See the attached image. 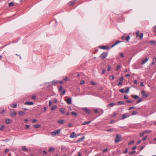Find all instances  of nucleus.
<instances>
[{"label":"nucleus","instance_id":"52","mask_svg":"<svg viewBox=\"0 0 156 156\" xmlns=\"http://www.w3.org/2000/svg\"><path fill=\"white\" fill-rule=\"evenodd\" d=\"M4 126H2L0 128V129L1 130H2L4 128Z\"/></svg>","mask_w":156,"mask_h":156},{"label":"nucleus","instance_id":"16","mask_svg":"<svg viewBox=\"0 0 156 156\" xmlns=\"http://www.w3.org/2000/svg\"><path fill=\"white\" fill-rule=\"evenodd\" d=\"M25 105H32L34 104V103L32 102H29L28 101H27L25 103Z\"/></svg>","mask_w":156,"mask_h":156},{"label":"nucleus","instance_id":"14","mask_svg":"<svg viewBox=\"0 0 156 156\" xmlns=\"http://www.w3.org/2000/svg\"><path fill=\"white\" fill-rule=\"evenodd\" d=\"M5 120L6 123L7 124H10L11 122V120L10 119H7Z\"/></svg>","mask_w":156,"mask_h":156},{"label":"nucleus","instance_id":"42","mask_svg":"<svg viewBox=\"0 0 156 156\" xmlns=\"http://www.w3.org/2000/svg\"><path fill=\"white\" fill-rule=\"evenodd\" d=\"M142 100H143L142 99L140 98L139 99H138V100L137 101V103H139L141 102V101H142Z\"/></svg>","mask_w":156,"mask_h":156},{"label":"nucleus","instance_id":"55","mask_svg":"<svg viewBox=\"0 0 156 156\" xmlns=\"http://www.w3.org/2000/svg\"><path fill=\"white\" fill-rule=\"evenodd\" d=\"M36 96L35 95H33L32 96V98L33 99L35 100L36 99Z\"/></svg>","mask_w":156,"mask_h":156},{"label":"nucleus","instance_id":"40","mask_svg":"<svg viewBox=\"0 0 156 156\" xmlns=\"http://www.w3.org/2000/svg\"><path fill=\"white\" fill-rule=\"evenodd\" d=\"M137 114V112L136 111H134L132 113V115H136Z\"/></svg>","mask_w":156,"mask_h":156},{"label":"nucleus","instance_id":"11","mask_svg":"<svg viewBox=\"0 0 156 156\" xmlns=\"http://www.w3.org/2000/svg\"><path fill=\"white\" fill-rule=\"evenodd\" d=\"M76 134L75 132H73L71 134L70 137L71 138H74L76 136Z\"/></svg>","mask_w":156,"mask_h":156},{"label":"nucleus","instance_id":"9","mask_svg":"<svg viewBox=\"0 0 156 156\" xmlns=\"http://www.w3.org/2000/svg\"><path fill=\"white\" fill-rule=\"evenodd\" d=\"M108 46H101L99 47V48L103 49H108Z\"/></svg>","mask_w":156,"mask_h":156},{"label":"nucleus","instance_id":"36","mask_svg":"<svg viewBox=\"0 0 156 156\" xmlns=\"http://www.w3.org/2000/svg\"><path fill=\"white\" fill-rule=\"evenodd\" d=\"M118 103L120 105H122L124 104V103L122 101H119L118 102Z\"/></svg>","mask_w":156,"mask_h":156},{"label":"nucleus","instance_id":"30","mask_svg":"<svg viewBox=\"0 0 156 156\" xmlns=\"http://www.w3.org/2000/svg\"><path fill=\"white\" fill-rule=\"evenodd\" d=\"M71 114L73 115H74L75 116H77V113L74 112H71Z\"/></svg>","mask_w":156,"mask_h":156},{"label":"nucleus","instance_id":"48","mask_svg":"<svg viewBox=\"0 0 156 156\" xmlns=\"http://www.w3.org/2000/svg\"><path fill=\"white\" fill-rule=\"evenodd\" d=\"M123 77H121L119 78V80L121 82L123 81Z\"/></svg>","mask_w":156,"mask_h":156},{"label":"nucleus","instance_id":"3","mask_svg":"<svg viewBox=\"0 0 156 156\" xmlns=\"http://www.w3.org/2000/svg\"><path fill=\"white\" fill-rule=\"evenodd\" d=\"M61 131V130L58 129V130H55L53 132H52L51 133V135L52 136H55L57 134L59 133Z\"/></svg>","mask_w":156,"mask_h":156},{"label":"nucleus","instance_id":"19","mask_svg":"<svg viewBox=\"0 0 156 156\" xmlns=\"http://www.w3.org/2000/svg\"><path fill=\"white\" fill-rule=\"evenodd\" d=\"M115 105H117V104L116 103H111L109 104L108 105V107H112L114 106Z\"/></svg>","mask_w":156,"mask_h":156},{"label":"nucleus","instance_id":"26","mask_svg":"<svg viewBox=\"0 0 156 156\" xmlns=\"http://www.w3.org/2000/svg\"><path fill=\"white\" fill-rule=\"evenodd\" d=\"M109 79L110 80H112L114 79V77L113 75H111L109 76Z\"/></svg>","mask_w":156,"mask_h":156},{"label":"nucleus","instance_id":"34","mask_svg":"<svg viewBox=\"0 0 156 156\" xmlns=\"http://www.w3.org/2000/svg\"><path fill=\"white\" fill-rule=\"evenodd\" d=\"M153 29L154 32L155 33L156 32V25L153 27Z\"/></svg>","mask_w":156,"mask_h":156},{"label":"nucleus","instance_id":"60","mask_svg":"<svg viewBox=\"0 0 156 156\" xmlns=\"http://www.w3.org/2000/svg\"><path fill=\"white\" fill-rule=\"evenodd\" d=\"M9 140H10L9 139H5V140H3V141H5V142H7V141H8Z\"/></svg>","mask_w":156,"mask_h":156},{"label":"nucleus","instance_id":"6","mask_svg":"<svg viewBox=\"0 0 156 156\" xmlns=\"http://www.w3.org/2000/svg\"><path fill=\"white\" fill-rule=\"evenodd\" d=\"M83 110L86 113L88 114H90L91 111L87 108H82Z\"/></svg>","mask_w":156,"mask_h":156},{"label":"nucleus","instance_id":"2","mask_svg":"<svg viewBox=\"0 0 156 156\" xmlns=\"http://www.w3.org/2000/svg\"><path fill=\"white\" fill-rule=\"evenodd\" d=\"M108 55V52H103L99 56V57L101 59H102V60H104L107 56Z\"/></svg>","mask_w":156,"mask_h":156},{"label":"nucleus","instance_id":"22","mask_svg":"<svg viewBox=\"0 0 156 156\" xmlns=\"http://www.w3.org/2000/svg\"><path fill=\"white\" fill-rule=\"evenodd\" d=\"M59 111L62 114H64L65 113V110L62 108H60L59 109Z\"/></svg>","mask_w":156,"mask_h":156},{"label":"nucleus","instance_id":"49","mask_svg":"<svg viewBox=\"0 0 156 156\" xmlns=\"http://www.w3.org/2000/svg\"><path fill=\"white\" fill-rule=\"evenodd\" d=\"M84 83V81L83 80H81L80 82V84H83Z\"/></svg>","mask_w":156,"mask_h":156},{"label":"nucleus","instance_id":"50","mask_svg":"<svg viewBox=\"0 0 156 156\" xmlns=\"http://www.w3.org/2000/svg\"><path fill=\"white\" fill-rule=\"evenodd\" d=\"M121 38L122 40H125L126 36H123L121 37Z\"/></svg>","mask_w":156,"mask_h":156},{"label":"nucleus","instance_id":"31","mask_svg":"<svg viewBox=\"0 0 156 156\" xmlns=\"http://www.w3.org/2000/svg\"><path fill=\"white\" fill-rule=\"evenodd\" d=\"M151 132H152L151 130H146L144 131L145 133H151Z\"/></svg>","mask_w":156,"mask_h":156},{"label":"nucleus","instance_id":"53","mask_svg":"<svg viewBox=\"0 0 156 156\" xmlns=\"http://www.w3.org/2000/svg\"><path fill=\"white\" fill-rule=\"evenodd\" d=\"M147 136H145L143 139V140L144 141L147 139Z\"/></svg>","mask_w":156,"mask_h":156},{"label":"nucleus","instance_id":"23","mask_svg":"<svg viewBox=\"0 0 156 156\" xmlns=\"http://www.w3.org/2000/svg\"><path fill=\"white\" fill-rule=\"evenodd\" d=\"M128 117V115H127L126 114H124L123 115V116H122V119H125V118H127V117Z\"/></svg>","mask_w":156,"mask_h":156},{"label":"nucleus","instance_id":"29","mask_svg":"<svg viewBox=\"0 0 156 156\" xmlns=\"http://www.w3.org/2000/svg\"><path fill=\"white\" fill-rule=\"evenodd\" d=\"M54 151V149L53 147H51L49 148V151L50 152H53Z\"/></svg>","mask_w":156,"mask_h":156},{"label":"nucleus","instance_id":"33","mask_svg":"<svg viewBox=\"0 0 156 156\" xmlns=\"http://www.w3.org/2000/svg\"><path fill=\"white\" fill-rule=\"evenodd\" d=\"M139 31L138 30H137L136 32V37H137L139 36Z\"/></svg>","mask_w":156,"mask_h":156},{"label":"nucleus","instance_id":"7","mask_svg":"<svg viewBox=\"0 0 156 156\" xmlns=\"http://www.w3.org/2000/svg\"><path fill=\"white\" fill-rule=\"evenodd\" d=\"M76 1V0H72L70 1L68 3V5L71 6L73 5Z\"/></svg>","mask_w":156,"mask_h":156},{"label":"nucleus","instance_id":"37","mask_svg":"<svg viewBox=\"0 0 156 156\" xmlns=\"http://www.w3.org/2000/svg\"><path fill=\"white\" fill-rule=\"evenodd\" d=\"M134 143V140H133L132 141H130L128 144V145H131Z\"/></svg>","mask_w":156,"mask_h":156},{"label":"nucleus","instance_id":"24","mask_svg":"<svg viewBox=\"0 0 156 156\" xmlns=\"http://www.w3.org/2000/svg\"><path fill=\"white\" fill-rule=\"evenodd\" d=\"M129 90V88L128 87H126L125 90V93H128Z\"/></svg>","mask_w":156,"mask_h":156},{"label":"nucleus","instance_id":"32","mask_svg":"<svg viewBox=\"0 0 156 156\" xmlns=\"http://www.w3.org/2000/svg\"><path fill=\"white\" fill-rule=\"evenodd\" d=\"M9 7H11L14 5V3L12 2H10L9 4Z\"/></svg>","mask_w":156,"mask_h":156},{"label":"nucleus","instance_id":"20","mask_svg":"<svg viewBox=\"0 0 156 156\" xmlns=\"http://www.w3.org/2000/svg\"><path fill=\"white\" fill-rule=\"evenodd\" d=\"M130 39V36L129 35H127L126 37L125 40L127 42H128Z\"/></svg>","mask_w":156,"mask_h":156},{"label":"nucleus","instance_id":"63","mask_svg":"<svg viewBox=\"0 0 156 156\" xmlns=\"http://www.w3.org/2000/svg\"><path fill=\"white\" fill-rule=\"evenodd\" d=\"M153 61H154L155 62L156 61V56H155V57H154L153 58Z\"/></svg>","mask_w":156,"mask_h":156},{"label":"nucleus","instance_id":"43","mask_svg":"<svg viewBox=\"0 0 156 156\" xmlns=\"http://www.w3.org/2000/svg\"><path fill=\"white\" fill-rule=\"evenodd\" d=\"M66 93V90H64L63 91L61 92V95H64Z\"/></svg>","mask_w":156,"mask_h":156},{"label":"nucleus","instance_id":"25","mask_svg":"<svg viewBox=\"0 0 156 156\" xmlns=\"http://www.w3.org/2000/svg\"><path fill=\"white\" fill-rule=\"evenodd\" d=\"M19 114L20 115H23L25 114V113L22 111H19Z\"/></svg>","mask_w":156,"mask_h":156},{"label":"nucleus","instance_id":"10","mask_svg":"<svg viewBox=\"0 0 156 156\" xmlns=\"http://www.w3.org/2000/svg\"><path fill=\"white\" fill-rule=\"evenodd\" d=\"M148 60V58H146L144 60H143L141 64L142 65H144L145 64L146 62H147Z\"/></svg>","mask_w":156,"mask_h":156},{"label":"nucleus","instance_id":"13","mask_svg":"<svg viewBox=\"0 0 156 156\" xmlns=\"http://www.w3.org/2000/svg\"><path fill=\"white\" fill-rule=\"evenodd\" d=\"M84 138V137L83 136V138H81L80 139H79L78 140H77L76 141V142L77 143H78L80 142H81L83 140V139Z\"/></svg>","mask_w":156,"mask_h":156},{"label":"nucleus","instance_id":"21","mask_svg":"<svg viewBox=\"0 0 156 156\" xmlns=\"http://www.w3.org/2000/svg\"><path fill=\"white\" fill-rule=\"evenodd\" d=\"M22 150L23 151H28V149L25 146H24L22 148Z\"/></svg>","mask_w":156,"mask_h":156},{"label":"nucleus","instance_id":"38","mask_svg":"<svg viewBox=\"0 0 156 156\" xmlns=\"http://www.w3.org/2000/svg\"><path fill=\"white\" fill-rule=\"evenodd\" d=\"M56 106L55 105H53L51 108V110H53L55 108H56Z\"/></svg>","mask_w":156,"mask_h":156},{"label":"nucleus","instance_id":"1","mask_svg":"<svg viewBox=\"0 0 156 156\" xmlns=\"http://www.w3.org/2000/svg\"><path fill=\"white\" fill-rule=\"evenodd\" d=\"M121 136L119 134H116L115 139L114 140L115 143H118L121 141Z\"/></svg>","mask_w":156,"mask_h":156},{"label":"nucleus","instance_id":"64","mask_svg":"<svg viewBox=\"0 0 156 156\" xmlns=\"http://www.w3.org/2000/svg\"><path fill=\"white\" fill-rule=\"evenodd\" d=\"M94 112L95 113H98V109H95L94 110Z\"/></svg>","mask_w":156,"mask_h":156},{"label":"nucleus","instance_id":"15","mask_svg":"<svg viewBox=\"0 0 156 156\" xmlns=\"http://www.w3.org/2000/svg\"><path fill=\"white\" fill-rule=\"evenodd\" d=\"M91 122L92 121L91 120L88 122H84L81 124V125H85L88 124L90 123H91Z\"/></svg>","mask_w":156,"mask_h":156},{"label":"nucleus","instance_id":"12","mask_svg":"<svg viewBox=\"0 0 156 156\" xmlns=\"http://www.w3.org/2000/svg\"><path fill=\"white\" fill-rule=\"evenodd\" d=\"M58 83V81L55 80H53L51 82V84L52 85H55L56 84H57Z\"/></svg>","mask_w":156,"mask_h":156},{"label":"nucleus","instance_id":"17","mask_svg":"<svg viewBox=\"0 0 156 156\" xmlns=\"http://www.w3.org/2000/svg\"><path fill=\"white\" fill-rule=\"evenodd\" d=\"M17 105V104L15 103L10 105V106L13 108H16Z\"/></svg>","mask_w":156,"mask_h":156},{"label":"nucleus","instance_id":"39","mask_svg":"<svg viewBox=\"0 0 156 156\" xmlns=\"http://www.w3.org/2000/svg\"><path fill=\"white\" fill-rule=\"evenodd\" d=\"M139 96L137 95H135L133 98L135 99H138L139 98Z\"/></svg>","mask_w":156,"mask_h":156},{"label":"nucleus","instance_id":"58","mask_svg":"<svg viewBox=\"0 0 156 156\" xmlns=\"http://www.w3.org/2000/svg\"><path fill=\"white\" fill-rule=\"evenodd\" d=\"M122 42V41H116L115 43H116L117 44H119V43H120V42Z\"/></svg>","mask_w":156,"mask_h":156},{"label":"nucleus","instance_id":"47","mask_svg":"<svg viewBox=\"0 0 156 156\" xmlns=\"http://www.w3.org/2000/svg\"><path fill=\"white\" fill-rule=\"evenodd\" d=\"M120 55L121 57L123 58L124 57V54L122 53H120Z\"/></svg>","mask_w":156,"mask_h":156},{"label":"nucleus","instance_id":"18","mask_svg":"<svg viewBox=\"0 0 156 156\" xmlns=\"http://www.w3.org/2000/svg\"><path fill=\"white\" fill-rule=\"evenodd\" d=\"M60 124H63L65 123V121L64 120H58L57 121Z\"/></svg>","mask_w":156,"mask_h":156},{"label":"nucleus","instance_id":"62","mask_svg":"<svg viewBox=\"0 0 156 156\" xmlns=\"http://www.w3.org/2000/svg\"><path fill=\"white\" fill-rule=\"evenodd\" d=\"M9 151V150L8 149H6L5 150V153H7Z\"/></svg>","mask_w":156,"mask_h":156},{"label":"nucleus","instance_id":"28","mask_svg":"<svg viewBox=\"0 0 156 156\" xmlns=\"http://www.w3.org/2000/svg\"><path fill=\"white\" fill-rule=\"evenodd\" d=\"M149 43L153 45L155 43V41H150Z\"/></svg>","mask_w":156,"mask_h":156},{"label":"nucleus","instance_id":"57","mask_svg":"<svg viewBox=\"0 0 156 156\" xmlns=\"http://www.w3.org/2000/svg\"><path fill=\"white\" fill-rule=\"evenodd\" d=\"M111 69V68L109 66H108V68L107 70V71H110Z\"/></svg>","mask_w":156,"mask_h":156},{"label":"nucleus","instance_id":"61","mask_svg":"<svg viewBox=\"0 0 156 156\" xmlns=\"http://www.w3.org/2000/svg\"><path fill=\"white\" fill-rule=\"evenodd\" d=\"M124 98L125 99H128V96L126 95H124Z\"/></svg>","mask_w":156,"mask_h":156},{"label":"nucleus","instance_id":"54","mask_svg":"<svg viewBox=\"0 0 156 156\" xmlns=\"http://www.w3.org/2000/svg\"><path fill=\"white\" fill-rule=\"evenodd\" d=\"M63 88V87L62 86H60L59 88V91H61L62 90Z\"/></svg>","mask_w":156,"mask_h":156},{"label":"nucleus","instance_id":"4","mask_svg":"<svg viewBox=\"0 0 156 156\" xmlns=\"http://www.w3.org/2000/svg\"><path fill=\"white\" fill-rule=\"evenodd\" d=\"M141 93L142 94V97L144 98H145L147 97L149 95V94H148V93H146L145 91L143 90H142Z\"/></svg>","mask_w":156,"mask_h":156},{"label":"nucleus","instance_id":"41","mask_svg":"<svg viewBox=\"0 0 156 156\" xmlns=\"http://www.w3.org/2000/svg\"><path fill=\"white\" fill-rule=\"evenodd\" d=\"M63 79L64 80L66 81H68L69 80L68 78H67V77L66 76H65V77H64V78Z\"/></svg>","mask_w":156,"mask_h":156},{"label":"nucleus","instance_id":"5","mask_svg":"<svg viewBox=\"0 0 156 156\" xmlns=\"http://www.w3.org/2000/svg\"><path fill=\"white\" fill-rule=\"evenodd\" d=\"M11 111L10 115L13 117L15 116L16 114V112L13 109H11Z\"/></svg>","mask_w":156,"mask_h":156},{"label":"nucleus","instance_id":"51","mask_svg":"<svg viewBox=\"0 0 156 156\" xmlns=\"http://www.w3.org/2000/svg\"><path fill=\"white\" fill-rule=\"evenodd\" d=\"M135 152H136L135 151H131L129 153V154H134Z\"/></svg>","mask_w":156,"mask_h":156},{"label":"nucleus","instance_id":"45","mask_svg":"<svg viewBox=\"0 0 156 156\" xmlns=\"http://www.w3.org/2000/svg\"><path fill=\"white\" fill-rule=\"evenodd\" d=\"M119 91L122 93H125V91H124V89H122L119 90Z\"/></svg>","mask_w":156,"mask_h":156},{"label":"nucleus","instance_id":"59","mask_svg":"<svg viewBox=\"0 0 156 156\" xmlns=\"http://www.w3.org/2000/svg\"><path fill=\"white\" fill-rule=\"evenodd\" d=\"M90 83L92 85H96V84L94 83L93 81H92L90 82Z\"/></svg>","mask_w":156,"mask_h":156},{"label":"nucleus","instance_id":"44","mask_svg":"<svg viewBox=\"0 0 156 156\" xmlns=\"http://www.w3.org/2000/svg\"><path fill=\"white\" fill-rule=\"evenodd\" d=\"M116 115L117 114L115 113L114 112L112 115V117H114L116 116Z\"/></svg>","mask_w":156,"mask_h":156},{"label":"nucleus","instance_id":"8","mask_svg":"<svg viewBox=\"0 0 156 156\" xmlns=\"http://www.w3.org/2000/svg\"><path fill=\"white\" fill-rule=\"evenodd\" d=\"M66 101L69 105L72 104V100L71 98H68L66 100Z\"/></svg>","mask_w":156,"mask_h":156},{"label":"nucleus","instance_id":"27","mask_svg":"<svg viewBox=\"0 0 156 156\" xmlns=\"http://www.w3.org/2000/svg\"><path fill=\"white\" fill-rule=\"evenodd\" d=\"M34 127L35 128H38L40 127V125L38 124L35 125H34Z\"/></svg>","mask_w":156,"mask_h":156},{"label":"nucleus","instance_id":"35","mask_svg":"<svg viewBox=\"0 0 156 156\" xmlns=\"http://www.w3.org/2000/svg\"><path fill=\"white\" fill-rule=\"evenodd\" d=\"M143 37V33H141L140 34V35L139 36V38L140 39H142Z\"/></svg>","mask_w":156,"mask_h":156},{"label":"nucleus","instance_id":"46","mask_svg":"<svg viewBox=\"0 0 156 156\" xmlns=\"http://www.w3.org/2000/svg\"><path fill=\"white\" fill-rule=\"evenodd\" d=\"M144 134H145V133H144V132H143V133H140V136H141V137L143 136L144 135Z\"/></svg>","mask_w":156,"mask_h":156},{"label":"nucleus","instance_id":"56","mask_svg":"<svg viewBox=\"0 0 156 156\" xmlns=\"http://www.w3.org/2000/svg\"><path fill=\"white\" fill-rule=\"evenodd\" d=\"M113 130V129H108L107 130V131L111 132L112 130Z\"/></svg>","mask_w":156,"mask_h":156}]
</instances>
